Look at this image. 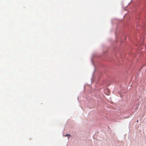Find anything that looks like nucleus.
I'll use <instances>...</instances> for the list:
<instances>
[{"mask_svg": "<svg viewBox=\"0 0 146 146\" xmlns=\"http://www.w3.org/2000/svg\"><path fill=\"white\" fill-rule=\"evenodd\" d=\"M69 136V137H70V135H69V134H66V135H65V136Z\"/></svg>", "mask_w": 146, "mask_h": 146, "instance_id": "obj_1", "label": "nucleus"}]
</instances>
